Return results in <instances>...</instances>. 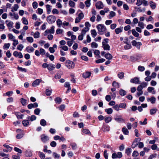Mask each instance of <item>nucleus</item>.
Returning a JSON list of instances; mask_svg holds the SVG:
<instances>
[{"mask_svg":"<svg viewBox=\"0 0 159 159\" xmlns=\"http://www.w3.org/2000/svg\"><path fill=\"white\" fill-rule=\"evenodd\" d=\"M132 44L133 46H136L137 44L139 45H141L142 43L140 42H137L135 40H133L132 42Z\"/></svg>","mask_w":159,"mask_h":159,"instance_id":"obj_23","label":"nucleus"},{"mask_svg":"<svg viewBox=\"0 0 159 159\" xmlns=\"http://www.w3.org/2000/svg\"><path fill=\"white\" fill-rule=\"evenodd\" d=\"M48 69L49 71L52 70L55 68V65L52 64H48Z\"/></svg>","mask_w":159,"mask_h":159,"instance_id":"obj_20","label":"nucleus"},{"mask_svg":"<svg viewBox=\"0 0 159 159\" xmlns=\"http://www.w3.org/2000/svg\"><path fill=\"white\" fill-rule=\"evenodd\" d=\"M22 124L25 126H27L29 124V121L28 120H24L22 121Z\"/></svg>","mask_w":159,"mask_h":159,"instance_id":"obj_43","label":"nucleus"},{"mask_svg":"<svg viewBox=\"0 0 159 159\" xmlns=\"http://www.w3.org/2000/svg\"><path fill=\"white\" fill-rule=\"evenodd\" d=\"M55 101L56 103L60 104L61 102V98L58 97L55 99Z\"/></svg>","mask_w":159,"mask_h":159,"instance_id":"obj_57","label":"nucleus"},{"mask_svg":"<svg viewBox=\"0 0 159 159\" xmlns=\"http://www.w3.org/2000/svg\"><path fill=\"white\" fill-rule=\"evenodd\" d=\"M57 25L59 27H61V25L62 24V22L60 19H58L57 20Z\"/></svg>","mask_w":159,"mask_h":159,"instance_id":"obj_45","label":"nucleus"},{"mask_svg":"<svg viewBox=\"0 0 159 159\" xmlns=\"http://www.w3.org/2000/svg\"><path fill=\"white\" fill-rule=\"evenodd\" d=\"M112 120L111 117L108 116L106 117L105 119V121L107 123H108L110 122Z\"/></svg>","mask_w":159,"mask_h":159,"instance_id":"obj_42","label":"nucleus"},{"mask_svg":"<svg viewBox=\"0 0 159 159\" xmlns=\"http://www.w3.org/2000/svg\"><path fill=\"white\" fill-rule=\"evenodd\" d=\"M96 8L99 9H100L103 7L104 5L102 2L99 1L96 3Z\"/></svg>","mask_w":159,"mask_h":159,"instance_id":"obj_10","label":"nucleus"},{"mask_svg":"<svg viewBox=\"0 0 159 159\" xmlns=\"http://www.w3.org/2000/svg\"><path fill=\"white\" fill-rule=\"evenodd\" d=\"M138 26L141 29H143L144 27V24L143 22L139 21L138 24Z\"/></svg>","mask_w":159,"mask_h":159,"instance_id":"obj_35","label":"nucleus"},{"mask_svg":"<svg viewBox=\"0 0 159 159\" xmlns=\"http://www.w3.org/2000/svg\"><path fill=\"white\" fill-rule=\"evenodd\" d=\"M122 131L126 135H128L129 133V132L127 129L125 127H123L122 128Z\"/></svg>","mask_w":159,"mask_h":159,"instance_id":"obj_34","label":"nucleus"},{"mask_svg":"<svg viewBox=\"0 0 159 159\" xmlns=\"http://www.w3.org/2000/svg\"><path fill=\"white\" fill-rule=\"evenodd\" d=\"M131 152V149L129 148H127L125 150V153L128 156H129Z\"/></svg>","mask_w":159,"mask_h":159,"instance_id":"obj_31","label":"nucleus"},{"mask_svg":"<svg viewBox=\"0 0 159 159\" xmlns=\"http://www.w3.org/2000/svg\"><path fill=\"white\" fill-rule=\"evenodd\" d=\"M66 66L68 69H73L75 66V63L71 61L68 60L65 63Z\"/></svg>","mask_w":159,"mask_h":159,"instance_id":"obj_3","label":"nucleus"},{"mask_svg":"<svg viewBox=\"0 0 159 159\" xmlns=\"http://www.w3.org/2000/svg\"><path fill=\"white\" fill-rule=\"evenodd\" d=\"M40 112V110L39 108H36L34 111V113L36 115H39Z\"/></svg>","mask_w":159,"mask_h":159,"instance_id":"obj_58","label":"nucleus"},{"mask_svg":"<svg viewBox=\"0 0 159 159\" xmlns=\"http://www.w3.org/2000/svg\"><path fill=\"white\" fill-rule=\"evenodd\" d=\"M105 111L108 114H110L112 113L113 112V110L111 108H109L106 109L105 110Z\"/></svg>","mask_w":159,"mask_h":159,"instance_id":"obj_38","label":"nucleus"},{"mask_svg":"<svg viewBox=\"0 0 159 159\" xmlns=\"http://www.w3.org/2000/svg\"><path fill=\"white\" fill-rule=\"evenodd\" d=\"M108 39H105L102 42V47L104 50L109 51L110 50V47L108 43Z\"/></svg>","mask_w":159,"mask_h":159,"instance_id":"obj_2","label":"nucleus"},{"mask_svg":"<svg viewBox=\"0 0 159 159\" xmlns=\"http://www.w3.org/2000/svg\"><path fill=\"white\" fill-rule=\"evenodd\" d=\"M96 27L98 31V33L100 34H102L103 32L106 30V26L103 24H100L97 25Z\"/></svg>","mask_w":159,"mask_h":159,"instance_id":"obj_1","label":"nucleus"},{"mask_svg":"<svg viewBox=\"0 0 159 159\" xmlns=\"http://www.w3.org/2000/svg\"><path fill=\"white\" fill-rule=\"evenodd\" d=\"M115 120L118 122H124L125 120L121 118V116H117L115 118Z\"/></svg>","mask_w":159,"mask_h":159,"instance_id":"obj_14","label":"nucleus"},{"mask_svg":"<svg viewBox=\"0 0 159 159\" xmlns=\"http://www.w3.org/2000/svg\"><path fill=\"white\" fill-rule=\"evenodd\" d=\"M149 5L151 8L153 10L155 9L156 8V3L152 1L149 2Z\"/></svg>","mask_w":159,"mask_h":159,"instance_id":"obj_16","label":"nucleus"},{"mask_svg":"<svg viewBox=\"0 0 159 159\" xmlns=\"http://www.w3.org/2000/svg\"><path fill=\"white\" fill-rule=\"evenodd\" d=\"M91 35L93 38H95L97 35V33L95 30H92L91 31Z\"/></svg>","mask_w":159,"mask_h":159,"instance_id":"obj_26","label":"nucleus"},{"mask_svg":"<svg viewBox=\"0 0 159 159\" xmlns=\"http://www.w3.org/2000/svg\"><path fill=\"white\" fill-rule=\"evenodd\" d=\"M53 156L55 159H58L60 156V155L58 154L56 152H53Z\"/></svg>","mask_w":159,"mask_h":159,"instance_id":"obj_64","label":"nucleus"},{"mask_svg":"<svg viewBox=\"0 0 159 159\" xmlns=\"http://www.w3.org/2000/svg\"><path fill=\"white\" fill-rule=\"evenodd\" d=\"M39 157L42 159H44L45 157V155L43 152H39Z\"/></svg>","mask_w":159,"mask_h":159,"instance_id":"obj_41","label":"nucleus"},{"mask_svg":"<svg viewBox=\"0 0 159 159\" xmlns=\"http://www.w3.org/2000/svg\"><path fill=\"white\" fill-rule=\"evenodd\" d=\"M105 61V59L104 58H101L99 59L96 61V62L97 63H102Z\"/></svg>","mask_w":159,"mask_h":159,"instance_id":"obj_46","label":"nucleus"},{"mask_svg":"<svg viewBox=\"0 0 159 159\" xmlns=\"http://www.w3.org/2000/svg\"><path fill=\"white\" fill-rule=\"evenodd\" d=\"M41 139L43 142L45 143L49 140V137L45 134H43L41 135Z\"/></svg>","mask_w":159,"mask_h":159,"instance_id":"obj_7","label":"nucleus"},{"mask_svg":"<svg viewBox=\"0 0 159 159\" xmlns=\"http://www.w3.org/2000/svg\"><path fill=\"white\" fill-rule=\"evenodd\" d=\"M39 52L40 54L42 56L45 55L46 53L45 50L42 48L40 49Z\"/></svg>","mask_w":159,"mask_h":159,"instance_id":"obj_50","label":"nucleus"},{"mask_svg":"<svg viewBox=\"0 0 159 159\" xmlns=\"http://www.w3.org/2000/svg\"><path fill=\"white\" fill-rule=\"evenodd\" d=\"M40 124L42 126H45L46 125V121L43 119L41 120L40 121Z\"/></svg>","mask_w":159,"mask_h":159,"instance_id":"obj_37","label":"nucleus"},{"mask_svg":"<svg viewBox=\"0 0 159 159\" xmlns=\"http://www.w3.org/2000/svg\"><path fill=\"white\" fill-rule=\"evenodd\" d=\"M90 1L91 0H86L85 2L86 6L87 7H89L90 5Z\"/></svg>","mask_w":159,"mask_h":159,"instance_id":"obj_60","label":"nucleus"},{"mask_svg":"<svg viewBox=\"0 0 159 159\" xmlns=\"http://www.w3.org/2000/svg\"><path fill=\"white\" fill-rule=\"evenodd\" d=\"M103 128L104 129L103 131L105 132H108L110 129V127L108 126H104Z\"/></svg>","mask_w":159,"mask_h":159,"instance_id":"obj_53","label":"nucleus"},{"mask_svg":"<svg viewBox=\"0 0 159 159\" xmlns=\"http://www.w3.org/2000/svg\"><path fill=\"white\" fill-rule=\"evenodd\" d=\"M119 106L120 108H125L126 107V105L125 103H121L119 105Z\"/></svg>","mask_w":159,"mask_h":159,"instance_id":"obj_62","label":"nucleus"},{"mask_svg":"<svg viewBox=\"0 0 159 159\" xmlns=\"http://www.w3.org/2000/svg\"><path fill=\"white\" fill-rule=\"evenodd\" d=\"M15 115L16 116L18 119H22L23 116V115L21 114L19 112H15Z\"/></svg>","mask_w":159,"mask_h":159,"instance_id":"obj_24","label":"nucleus"},{"mask_svg":"<svg viewBox=\"0 0 159 159\" xmlns=\"http://www.w3.org/2000/svg\"><path fill=\"white\" fill-rule=\"evenodd\" d=\"M26 50L28 52L30 53L33 52L34 50V49L32 47H28L26 48Z\"/></svg>","mask_w":159,"mask_h":159,"instance_id":"obj_25","label":"nucleus"},{"mask_svg":"<svg viewBox=\"0 0 159 159\" xmlns=\"http://www.w3.org/2000/svg\"><path fill=\"white\" fill-rule=\"evenodd\" d=\"M5 23L7 26L8 27L9 29H10L13 27V23L11 20H7L5 21Z\"/></svg>","mask_w":159,"mask_h":159,"instance_id":"obj_8","label":"nucleus"},{"mask_svg":"<svg viewBox=\"0 0 159 159\" xmlns=\"http://www.w3.org/2000/svg\"><path fill=\"white\" fill-rule=\"evenodd\" d=\"M63 32V30L60 29H57L56 31V33L57 34H61Z\"/></svg>","mask_w":159,"mask_h":159,"instance_id":"obj_63","label":"nucleus"},{"mask_svg":"<svg viewBox=\"0 0 159 159\" xmlns=\"http://www.w3.org/2000/svg\"><path fill=\"white\" fill-rule=\"evenodd\" d=\"M116 15V13L115 12L111 11L110 12V14L109 15V18L110 19L112 18L114 16Z\"/></svg>","mask_w":159,"mask_h":159,"instance_id":"obj_39","label":"nucleus"},{"mask_svg":"<svg viewBox=\"0 0 159 159\" xmlns=\"http://www.w3.org/2000/svg\"><path fill=\"white\" fill-rule=\"evenodd\" d=\"M20 102L24 106H25L27 104V100L24 99V98H22L20 99Z\"/></svg>","mask_w":159,"mask_h":159,"instance_id":"obj_27","label":"nucleus"},{"mask_svg":"<svg viewBox=\"0 0 159 159\" xmlns=\"http://www.w3.org/2000/svg\"><path fill=\"white\" fill-rule=\"evenodd\" d=\"M132 34L136 37H138L139 34L134 29H133L131 31Z\"/></svg>","mask_w":159,"mask_h":159,"instance_id":"obj_28","label":"nucleus"},{"mask_svg":"<svg viewBox=\"0 0 159 159\" xmlns=\"http://www.w3.org/2000/svg\"><path fill=\"white\" fill-rule=\"evenodd\" d=\"M56 20V17L52 15H50L47 17V20L49 24H52L54 23Z\"/></svg>","mask_w":159,"mask_h":159,"instance_id":"obj_4","label":"nucleus"},{"mask_svg":"<svg viewBox=\"0 0 159 159\" xmlns=\"http://www.w3.org/2000/svg\"><path fill=\"white\" fill-rule=\"evenodd\" d=\"M27 40L30 43H32L34 41L33 38L31 37H28L26 38Z\"/></svg>","mask_w":159,"mask_h":159,"instance_id":"obj_55","label":"nucleus"},{"mask_svg":"<svg viewBox=\"0 0 159 159\" xmlns=\"http://www.w3.org/2000/svg\"><path fill=\"white\" fill-rule=\"evenodd\" d=\"M131 83L135 84H140L139 78L138 77H134L133 79H132L130 80Z\"/></svg>","mask_w":159,"mask_h":159,"instance_id":"obj_11","label":"nucleus"},{"mask_svg":"<svg viewBox=\"0 0 159 159\" xmlns=\"http://www.w3.org/2000/svg\"><path fill=\"white\" fill-rule=\"evenodd\" d=\"M23 48H24V46H23V45L20 44L18 46L17 48V49L19 50L20 51H21V50H22Z\"/></svg>","mask_w":159,"mask_h":159,"instance_id":"obj_61","label":"nucleus"},{"mask_svg":"<svg viewBox=\"0 0 159 159\" xmlns=\"http://www.w3.org/2000/svg\"><path fill=\"white\" fill-rule=\"evenodd\" d=\"M85 27L82 30L87 32L89 30V27H90L91 25L88 22H86L85 23Z\"/></svg>","mask_w":159,"mask_h":159,"instance_id":"obj_9","label":"nucleus"},{"mask_svg":"<svg viewBox=\"0 0 159 159\" xmlns=\"http://www.w3.org/2000/svg\"><path fill=\"white\" fill-rule=\"evenodd\" d=\"M91 73L90 72H87L84 73L83 75V77L84 78H87L90 77L91 75Z\"/></svg>","mask_w":159,"mask_h":159,"instance_id":"obj_19","label":"nucleus"},{"mask_svg":"<svg viewBox=\"0 0 159 159\" xmlns=\"http://www.w3.org/2000/svg\"><path fill=\"white\" fill-rule=\"evenodd\" d=\"M157 110L156 109H152L150 110V114L151 115H153L155 114Z\"/></svg>","mask_w":159,"mask_h":159,"instance_id":"obj_44","label":"nucleus"},{"mask_svg":"<svg viewBox=\"0 0 159 159\" xmlns=\"http://www.w3.org/2000/svg\"><path fill=\"white\" fill-rule=\"evenodd\" d=\"M83 132L84 133L88 134L89 135H90L91 134V132L89 130L87 129H83Z\"/></svg>","mask_w":159,"mask_h":159,"instance_id":"obj_33","label":"nucleus"},{"mask_svg":"<svg viewBox=\"0 0 159 159\" xmlns=\"http://www.w3.org/2000/svg\"><path fill=\"white\" fill-rule=\"evenodd\" d=\"M119 93L121 96H124L126 94V92L124 90L121 89L119 91Z\"/></svg>","mask_w":159,"mask_h":159,"instance_id":"obj_32","label":"nucleus"},{"mask_svg":"<svg viewBox=\"0 0 159 159\" xmlns=\"http://www.w3.org/2000/svg\"><path fill=\"white\" fill-rule=\"evenodd\" d=\"M91 47L93 48H97L98 47V44L95 42H93L91 44Z\"/></svg>","mask_w":159,"mask_h":159,"instance_id":"obj_54","label":"nucleus"},{"mask_svg":"<svg viewBox=\"0 0 159 159\" xmlns=\"http://www.w3.org/2000/svg\"><path fill=\"white\" fill-rule=\"evenodd\" d=\"M46 7L47 10V13L49 14L51 12L52 6L49 5L47 4L46 5Z\"/></svg>","mask_w":159,"mask_h":159,"instance_id":"obj_22","label":"nucleus"},{"mask_svg":"<svg viewBox=\"0 0 159 159\" xmlns=\"http://www.w3.org/2000/svg\"><path fill=\"white\" fill-rule=\"evenodd\" d=\"M19 8V6L17 4H15L13 7L11 11H16Z\"/></svg>","mask_w":159,"mask_h":159,"instance_id":"obj_29","label":"nucleus"},{"mask_svg":"<svg viewBox=\"0 0 159 159\" xmlns=\"http://www.w3.org/2000/svg\"><path fill=\"white\" fill-rule=\"evenodd\" d=\"M22 22L25 25L28 24V22L27 20L26 19L25 17H23L22 19Z\"/></svg>","mask_w":159,"mask_h":159,"instance_id":"obj_56","label":"nucleus"},{"mask_svg":"<svg viewBox=\"0 0 159 159\" xmlns=\"http://www.w3.org/2000/svg\"><path fill=\"white\" fill-rule=\"evenodd\" d=\"M105 57L108 60H111L113 58L112 55L109 53H107L105 55Z\"/></svg>","mask_w":159,"mask_h":159,"instance_id":"obj_18","label":"nucleus"},{"mask_svg":"<svg viewBox=\"0 0 159 159\" xmlns=\"http://www.w3.org/2000/svg\"><path fill=\"white\" fill-rule=\"evenodd\" d=\"M124 73L123 72H121L119 73L118 74V77L120 79H122L124 77Z\"/></svg>","mask_w":159,"mask_h":159,"instance_id":"obj_30","label":"nucleus"},{"mask_svg":"<svg viewBox=\"0 0 159 159\" xmlns=\"http://www.w3.org/2000/svg\"><path fill=\"white\" fill-rule=\"evenodd\" d=\"M54 29V26H52L50 29L46 30L44 32V35H46L48 34H54L55 32Z\"/></svg>","mask_w":159,"mask_h":159,"instance_id":"obj_6","label":"nucleus"},{"mask_svg":"<svg viewBox=\"0 0 159 159\" xmlns=\"http://www.w3.org/2000/svg\"><path fill=\"white\" fill-rule=\"evenodd\" d=\"M147 100L148 102L150 101L151 103L153 104L155 102L156 98L154 96H152L150 98H147Z\"/></svg>","mask_w":159,"mask_h":159,"instance_id":"obj_17","label":"nucleus"},{"mask_svg":"<svg viewBox=\"0 0 159 159\" xmlns=\"http://www.w3.org/2000/svg\"><path fill=\"white\" fill-rule=\"evenodd\" d=\"M28 118L30 119V121H33L36 120V117L35 115H32L30 117H28Z\"/></svg>","mask_w":159,"mask_h":159,"instance_id":"obj_40","label":"nucleus"},{"mask_svg":"<svg viewBox=\"0 0 159 159\" xmlns=\"http://www.w3.org/2000/svg\"><path fill=\"white\" fill-rule=\"evenodd\" d=\"M11 44L10 43H5L3 46L4 49H8L9 48Z\"/></svg>","mask_w":159,"mask_h":159,"instance_id":"obj_52","label":"nucleus"},{"mask_svg":"<svg viewBox=\"0 0 159 159\" xmlns=\"http://www.w3.org/2000/svg\"><path fill=\"white\" fill-rule=\"evenodd\" d=\"M69 4L71 7H74L75 5V3L71 0H70L69 2Z\"/></svg>","mask_w":159,"mask_h":159,"instance_id":"obj_49","label":"nucleus"},{"mask_svg":"<svg viewBox=\"0 0 159 159\" xmlns=\"http://www.w3.org/2000/svg\"><path fill=\"white\" fill-rule=\"evenodd\" d=\"M123 27H120L117 28L115 30V31L116 34H118L120 33L122 31Z\"/></svg>","mask_w":159,"mask_h":159,"instance_id":"obj_21","label":"nucleus"},{"mask_svg":"<svg viewBox=\"0 0 159 159\" xmlns=\"http://www.w3.org/2000/svg\"><path fill=\"white\" fill-rule=\"evenodd\" d=\"M41 81V79H36L33 82L32 85L33 87H36L39 84Z\"/></svg>","mask_w":159,"mask_h":159,"instance_id":"obj_12","label":"nucleus"},{"mask_svg":"<svg viewBox=\"0 0 159 159\" xmlns=\"http://www.w3.org/2000/svg\"><path fill=\"white\" fill-rule=\"evenodd\" d=\"M86 32L82 30L81 34L78 37V39L80 40H82L83 39L84 36L86 34Z\"/></svg>","mask_w":159,"mask_h":159,"instance_id":"obj_15","label":"nucleus"},{"mask_svg":"<svg viewBox=\"0 0 159 159\" xmlns=\"http://www.w3.org/2000/svg\"><path fill=\"white\" fill-rule=\"evenodd\" d=\"M84 14L82 12L78 14L77 17L76 18L75 23H79L80 21L81 20L84 18Z\"/></svg>","mask_w":159,"mask_h":159,"instance_id":"obj_5","label":"nucleus"},{"mask_svg":"<svg viewBox=\"0 0 159 159\" xmlns=\"http://www.w3.org/2000/svg\"><path fill=\"white\" fill-rule=\"evenodd\" d=\"M8 36L9 39L10 40H14L15 38V37L11 34H8Z\"/></svg>","mask_w":159,"mask_h":159,"instance_id":"obj_59","label":"nucleus"},{"mask_svg":"<svg viewBox=\"0 0 159 159\" xmlns=\"http://www.w3.org/2000/svg\"><path fill=\"white\" fill-rule=\"evenodd\" d=\"M70 145L71 146L73 150H75L77 148V145L75 143H71Z\"/></svg>","mask_w":159,"mask_h":159,"instance_id":"obj_51","label":"nucleus"},{"mask_svg":"<svg viewBox=\"0 0 159 159\" xmlns=\"http://www.w3.org/2000/svg\"><path fill=\"white\" fill-rule=\"evenodd\" d=\"M40 33L38 31H36L34 34V37L35 38H38L39 37Z\"/></svg>","mask_w":159,"mask_h":159,"instance_id":"obj_47","label":"nucleus"},{"mask_svg":"<svg viewBox=\"0 0 159 159\" xmlns=\"http://www.w3.org/2000/svg\"><path fill=\"white\" fill-rule=\"evenodd\" d=\"M151 148L153 150H157L159 151V148H157V145L156 144H153L151 146Z\"/></svg>","mask_w":159,"mask_h":159,"instance_id":"obj_48","label":"nucleus"},{"mask_svg":"<svg viewBox=\"0 0 159 159\" xmlns=\"http://www.w3.org/2000/svg\"><path fill=\"white\" fill-rule=\"evenodd\" d=\"M38 105L37 102L34 103H30L28 105V108L29 109H31L33 108H36L38 107Z\"/></svg>","mask_w":159,"mask_h":159,"instance_id":"obj_13","label":"nucleus"},{"mask_svg":"<svg viewBox=\"0 0 159 159\" xmlns=\"http://www.w3.org/2000/svg\"><path fill=\"white\" fill-rule=\"evenodd\" d=\"M112 85L113 86L116 88H119L120 87L119 84L116 82L115 81H113L112 83Z\"/></svg>","mask_w":159,"mask_h":159,"instance_id":"obj_36","label":"nucleus"}]
</instances>
